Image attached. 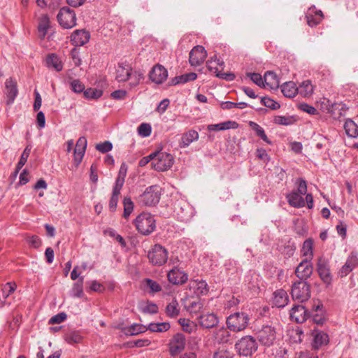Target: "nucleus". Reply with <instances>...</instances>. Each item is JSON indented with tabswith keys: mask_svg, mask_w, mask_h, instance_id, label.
Masks as SVG:
<instances>
[{
	"mask_svg": "<svg viewBox=\"0 0 358 358\" xmlns=\"http://www.w3.org/2000/svg\"><path fill=\"white\" fill-rule=\"evenodd\" d=\"M70 38L73 45L83 46L89 41L90 38V34L85 30L78 29L72 33Z\"/></svg>",
	"mask_w": 358,
	"mask_h": 358,
	"instance_id": "aec40b11",
	"label": "nucleus"
},
{
	"mask_svg": "<svg viewBox=\"0 0 358 358\" xmlns=\"http://www.w3.org/2000/svg\"><path fill=\"white\" fill-rule=\"evenodd\" d=\"M345 110V106L343 103H334L329 109V113H331L335 119L339 118L341 115H344Z\"/></svg>",
	"mask_w": 358,
	"mask_h": 358,
	"instance_id": "49530a36",
	"label": "nucleus"
},
{
	"mask_svg": "<svg viewBox=\"0 0 358 358\" xmlns=\"http://www.w3.org/2000/svg\"><path fill=\"white\" fill-rule=\"evenodd\" d=\"M147 328L152 332H164L170 329V324L169 322L150 323Z\"/></svg>",
	"mask_w": 358,
	"mask_h": 358,
	"instance_id": "79ce46f5",
	"label": "nucleus"
},
{
	"mask_svg": "<svg viewBox=\"0 0 358 358\" xmlns=\"http://www.w3.org/2000/svg\"><path fill=\"white\" fill-rule=\"evenodd\" d=\"M71 87L76 93L84 92L85 86L79 80H73L71 83Z\"/></svg>",
	"mask_w": 358,
	"mask_h": 358,
	"instance_id": "69168bd1",
	"label": "nucleus"
},
{
	"mask_svg": "<svg viewBox=\"0 0 358 358\" xmlns=\"http://www.w3.org/2000/svg\"><path fill=\"white\" fill-rule=\"evenodd\" d=\"M102 94V90L94 88H88L84 90V96L88 99H96L101 97Z\"/></svg>",
	"mask_w": 358,
	"mask_h": 358,
	"instance_id": "603ef678",
	"label": "nucleus"
},
{
	"mask_svg": "<svg viewBox=\"0 0 358 358\" xmlns=\"http://www.w3.org/2000/svg\"><path fill=\"white\" fill-rule=\"evenodd\" d=\"M288 301L287 292L283 289H278L273 293V303L277 308L284 307Z\"/></svg>",
	"mask_w": 358,
	"mask_h": 358,
	"instance_id": "c756f323",
	"label": "nucleus"
},
{
	"mask_svg": "<svg viewBox=\"0 0 358 358\" xmlns=\"http://www.w3.org/2000/svg\"><path fill=\"white\" fill-rule=\"evenodd\" d=\"M150 79L156 84H162L168 77L167 70L162 65L157 64L149 74Z\"/></svg>",
	"mask_w": 358,
	"mask_h": 358,
	"instance_id": "f3484780",
	"label": "nucleus"
},
{
	"mask_svg": "<svg viewBox=\"0 0 358 358\" xmlns=\"http://www.w3.org/2000/svg\"><path fill=\"white\" fill-rule=\"evenodd\" d=\"M90 283V288L94 292H103L105 289L103 285L96 280H92Z\"/></svg>",
	"mask_w": 358,
	"mask_h": 358,
	"instance_id": "774afa93",
	"label": "nucleus"
},
{
	"mask_svg": "<svg viewBox=\"0 0 358 358\" xmlns=\"http://www.w3.org/2000/svg\"><path fill=\"white\" fill-rule=\"evenodd\" d=\"M120 194L113 192L110 199L109 201V209L111 212H114L116 210L119 196Z\"/></svg>",
	"mask_w": 358,
	"mask_h": 358,
	"instance_id": "0e129e2a",
	"label": "nucleus"
},
{
	"mask_svg": "<svg viewBox=\"0 0 358 358\" xmlns=\"http://www.w3.org/2000/svg\"><path fill=\"white\" fill-rule=\"evenodd\" d=\"M298 88V94L303 97H309L313 93V85L309 80L302 82Z\"/></svg>",
	"mask_w": 358,
	"mask_h": 358,
	"instance_id": "c9c22d12",
	"label": "nucleus"
},
{
	"mask_svg": "<svg viewBox=\"0 0 358 358\" xmlns=\"http://www.w3.org/2000/svg\"><path fill=\"white\" fill-rule=\"evenodd\" d=\"M310 315H289L291 320L294 321L296 323L301 324L306 322Z\"/></svg>",
	"mask_w": 358,
	"mask_h": 358,
	"instance_id": "338daca9",
	"label": "nucleus"
},
{
	"mask_svg": "<svg viewBox=\"0 0 358 358\" xmlns=\"http://www.w3.org/2000/svg\"><path fill=\"white\" fill-rule=\"evenodd\" d=\"M248 77L254 82L256 85L259 87H265L264 80L259 73H247Z\"/></svg>",
	"mask_w": 358,
	"mask_h": 358,
	"instance_id": "bf43d9fd",
	"label": "nucleus"
},
{
	"mask_svg": "<svg viewBox=\"0 0 358 358\" xmlns=\"http://www.w3.org/2000/svg\"><path fill=\"white\" fill-rule=\"evenodd\" d=\"M258 348L256 340L251 336H245L239 339L235 344V349L241 356H252Z\"/></svg>",
	"mask_w": 358,
	"mask_h": 358,
	"instance_id": "7ed1b4c3",
	"label": "nucleus"
},
{
	"mask_svg": "<svg viewBox=\"0 0 358 358\" xmlns=\"http://www.w3.org/2000/svg\"><path fill=\"white\" fill-rule=\"evenodd\" d=\"M287 336L289 343L291 344H299L303 338V330L297 327L296 328L289 329L287 331Z\"/></svg>",
	"mask_w": 358,
	"mask_h": 358,
	"instance_id": "cd10ccee",
	"label": "nucleus"
},
{
	"mask_svg": "<svg viewBox=\"0 0 358 358\" xmlns=\"http://www.w3.org/2000/svg\"><path fill=\"white\" fill-rule=\"evenodd\" d=\"M5 93L8 98V103H12L18 94L17 82L14 78H9L6 80Z\"/></svg>",
	"mask_w": 358,
	"mask_h": 358,
	"instance_id": "412c9836",
	"label": "nucleus"
},
{
	"mask_svg": "<svg viewBox=\"0 0 358 358\" xmlns=\"http://www.w3.org/2000/svg\"><path fill=\"white\" fill-rule=\"evenodd\" d=\"M312 341L310 343L312 350H317L329 343V335L319 329H313L311 333Z\"/></svg>",
	"mask_w": 358,
	"mask_h": 358,
	"instance_id": "f8f14e48",
	"label": "nucleus"
},
{
	"mask_svg": "<svg viewBox=\"0 0 358 358\" xmlns=\"http://www.w3.org/2000/svg\"><path fill=\"white\" fill-rule=\"evenodd\" d=\"M143 283L145 289H149V292L152 294L158 292L161 290L160 285L153 280L147 278Z\"/></svg>",
	"mask_w": 358,
	"mask_h": 358,
	"instance_id": "de8ad7c7",
	"label": "nucleus"
},
{
	"mask_svg": "<svg viewBox=\"0 0 358 358\" xmlns=\"http://www.w3.org/2000/svg\"><path fill=\"white\" fill-rule=\"evenodd\" d=\"M295 185H297V189L287 194L286 198L289 206L297 208H302L305 206V200L302 196L306 194L307 184L303 178H298Z\"/></svg>",
	"mask_w": 358,
	"mask_h": 358,
	"instance_id": "f257e3e1",
	"label": "nucleus"
},
{
	"mask_svg": "<svg viewBox=\"0 0 358 358\" xmlns=\"http://www.w3.org/2000/svg\"><path fill=\"white\" fill-rule=\"evenodd\" d=\"M206 66L210 72L215 74L217 76V74H220L222 70H223L224 62L217 59V56L215 55L206 62Z\"/></svg>",
	"mask_w": 358,
	"mask_h": 358,
	"instance_id": "393cba45",
	"label": "nucleus"
},
{
	"mask_svg": "<svg viewBox=\"0 0 358 358\" xmlns=\"http://www.w3.org/2000/svg\"><path fill=\"white\" fill-rule=\"evenodd\" d=\"M313 266L311 261L302 260L295 269V274L299 280L306 281L313 274Z\"/></svg>",
	"mask_w": 358,
	"mask_h": 358,
	"instance_id": "ddd939ff",
	"label": "nucleus"
},
{
	"mask_svg": "<svg viewBox=\"0 0 358 358\" xmlns=\"http://www.w3.org/2000/svg\"><path fill=\"white\" fill-rule=\"evenodd\" d=\"M124 214L123 216L127 219L134 210V203L129 197H125L123 200Z\"/></svg>",
	"mask_w": 358,
	"mask_h": 358,
	"instance_id": "09e8293b",
	"label": "nucleus"
},
{
	"mask_svg": "<svg viewBox=\"0 0 358 358\" xmlns=\"http://www.w3.org/2000/svg\"><path fill=\"white\" fill-rule=\"evenodd\" d=\"M113 148V144L110 141H104L103 143L96 144V149L102 152L106 153L110 151Z\"/></svg>",
	"mask_w": 358,
	"mask_h": 358,
	"instance_id": "e2e57ef3",
	"label": "nucleus"
},
{
	"mask_svg": "<svg viewBox=\"0 0 358 358\" xmlns=\"http://www.w3.org/2000/svg\"><path fill=\"white\" fill-rule=\"evenodd\" d=\"M249 318L247 315H229L227 318L229 329L234 331H240L245 329Z\"/></svg>",
	"mask_w": 358,
	"mask_h": 358,
	"instance_id": "9d476101",
	"label": "nucleus"
},
{
	"mask_svg": "<svg viewBox=\"0 0 358 358\" xmlns=\"http://www.w3.org/2000/svg\"><path fill=\"white\" fill-rule=\"evenodd\" d=\"M160 188L157 185L148 187L140 196V202L148 206H155L160 199Z\"/></svg>",
	"mask_w": 358,
	"mask_h": 358,
	"instance_id": "1a4fd4ad",
	"label": "nucleus"
},
{
	"mask_svg": "<svg viewBox=\"0 0 358 358\" xmlns=\"http://www.w3.org/2000/svg\"><path fill=\"white\" fill-rule=\"evenodd\" d=\"M50 28V20L48 15L43 14L38 19V31L39 37L43 39Z\"/></svg>",
	"mask_w": 358,
	"mask_h": 358,
	"instance_id": "7c9ffc66",
	"label": "nucleus"
},
{
	"mask_svg": "<svg viewBox=\"0 0 358 358\" xmlns=\"http://www.w3.org/2000/svg\"><path fill=\"white\" fill-rule=\"evenodd\" d=\"M137 131L139 136L148 137L151 134L152 127L148 123H142L138 126Z\"/></svg>",
	"mask_w": 358,
	"mask_h": 358,
	"instance_id": "5fc2aeb1",
	"label": "nucleus"
},
{
	"mask_svg": "<svg viewBox=\"0 0 358 358\" xmlns=\"http://www.w3.org/2000/svg\"><path fill=\"white\" fill-rule=\"evenodd\" d=\"M207 57L205 48L201 45L195 46L189 52V64L191 66L201 65Z\"/></svg>",
	"mask_w": 358,
	"mask_h": 358,
	"instance_id": "4468645a",
	"label": "nucleus"
},
{
	"mask_svg": "<svg viewBox=\"0 0 358 358\" xmlns=\"http://www.w3.org/2000/svg\"><path fill=\"white\" fill-rule=\"evenodd\" d=\"M139 309L143 313H157L158 307L152 303L142 301L139 303Z\"/></svg>",
	"mask_w": 358,
	"mask_h": 358,
	"instance_id": "a18cd8bd",
	"label": "nucleus"
},
{
	"mask_svg": "<svg viewBox=\"0 0 358 358\" xmlns=\"http://www.w3.org/2000/svg\"><path fill=\"white\" fill-rule=\"evenodd\" d=\"M238 123L234 121H227L218 124H209L208 126V131H224L229 129H236Z\"/></svg>",
	"mask_w": 358,
	"mask_h": 358,
	"instance_id": "f704fd0d",
	"label": "nucleus"
},
{
	"mask_svg": "<svg viewBox=\"0 0 358 358\" xmlns=\"http://www.w3.org/2000/svg\"><path fill=\"white\" fill-rule=\"evenodd\" d=\"M281 92L285 96L292 98L298 94V88L294 82H285L281 85Z\"/></svg>",
	"mask_w": 358,
	"mask_h": 358,
	"instance_id": "72a5a7b5",
	"label": "nucleus"
},
{
	"mask_svg": "<svg viewBox=\"0 0 358 358\" xmlns=\"http://www.w3.org/2000/svg\"><path fill=\"white\" fill-rule=\"evenodd\" d=\"M46 64L48 68H52L57 71L62 70L63 66L59 57L54 55H49L46 58Z\"/></svg>",
	"mask_w": 358,
	"mask_h": 358,
	"instance_id": "e433bc0d",
	"label": "nucleus"
},
{
	"mask_svg": "<svg viewBox=\"0 0 358 358\" xmlns=\"http://www.w3.org/2000/svg\"><path fill=\"white\" fill-rule=\"evenodd\" d=\"M306 18L308 26L313 27L319 24L324 18L322 10H317L315 6L310 7L306 13Z\"/></svg>",
	"mask_w": 358,
	"mask_h": 358,
	"instance_id": "a211bd4d",
	"label": "nucleus"
},
{
	"mask_svg": "<svg viewBox=\"0 0 358 358\" xmlns=\"http://www.w3.org/2000/svg\"><path fill=\"white\" fill-rule=\"evenodd\" d=\"M274 122L279 125H291L295 122V119L292 116L277 115L274 117Z\"/></svg>",
	"mask_w": 358,
	"mask_h": 358,
	"instance_id": "8fccbe9b",
	"label": "nucleus"
},
{
	"mask_svg": "<svg viewBox=\"0 0 358 358\" xmlns=\"http://www.w3.org/2000/svg\"><path fill=\"white\" fill-rule=\"evenodd\" d=\"M234 354L228 350L219 349L213 355V358H234Z\"/></svg>",
	"mask_w": 358,
	"mask_h": 358,
	"instance_id": "680f3d73",
	"label": "nucleus"
},
{
	"mask_svg": "<svg viewBox=\"0 0 358 358\" xmlns=\"http://www.w3.org/2000/svg\"><path fill=\"white\" fill-rule=\"evenodd\" d=\"M156 154L152 162V168L157 171H165L170 169L173 164V157L171 154L163 152H155Z\"/></svg>",
	"mask_w": 358,
	"mask_h": 358,
	"instance_id": "423d86ee",
	"label": "nucleus"
},
{
	"mask_svg": "<svg viewBox=\"0 0 358 358\" xmlns=\"http://www.w3.org/2000/svg\"><path fill=\"white\" fill-rule=\"evenodd\" d=\"M132 71L131 67L127 64H120L116 70V80L117 82H125L128 80V76Z\"/></svg>",
	"mask_w": 358,
	"mask_h": 358,
	"instance_id": "bb28decb",
	"label": "nucleus"
},
{
	"mask_svg": "<svg viewBox=\"0 0 358 358\" xmlns=\"http://www.w3.org/2000/svg\"><path fill=\"white\" fill-rule=\"evenodd\" d=\"M57 17L59 24L64 29H71L76 25V15L69 7L62 8Z\"/></svg>",
	"mask_w": 358,
	"mask_h": 358,
	"instance_id": "6e6552de",
	"label": "nucleus"
},
{
	"mask_svg": "<svg viewBox=\"0 0 358 358\" xmlns=\"http://www.w3.org/2000/svg\"><path fill=\"white\" fill-rule=\"evenodd\" d=\"M301 252L304 257L303 260L312 261L313 258V241L311 238L306 239L303 242Z\"/></svg>",
	"mask_w": 358,
	"mask_h": 358,
	"instance_id": "473e14b6",
	"label": "nucleus"
},
{
	"mask_svg": "<svg viewBox=\"0 0 358 358\" xmlns=\"http://www.w3.org/2000/svg\"><path fill=\"white\" fill-rule=\"evenodd\" d=\"M17 285L15 282H7L2 287V295L4 299L8 297L16 289Z\"/></svg>",
	"mask_w": 358,
	"mask_h": 358,
	"instance_id": "864d4df0",
	"label": "nucleus"
},
{
	"mask_svg": "<svg viewBox=\"0 0 358 358\" xmlns=\"http://www.w3.org/2000/svg\"><path fill=\"white\" fill-rule=\"evenodd\" d=\"M187 279V274L178 268H174L168 273V280L173 285L184 284Z\"/></svg>",
	"mask_w": 358,
	"mask_h": 358,
	"instance_id": "4be33fe9",
	"label": "nucleus"
},
{
	"mask_svg": "<svg viewBox=\"0 0 358 358\" xmlns=\"http://www.w3.org/2000/svg\"><path fill=\"white\" fill-rule=\"evenodd\" d=\"M137 231L142 235L148 236L152 233L156 228V221L150 213L143 212L134 220Z\"/></svg>",
	"mask_w": 358,
	"mask_h": 358,
	"instance_id": "f03ea898",
	"label": "nucleus"
},
{
	"mask_svg": "<svg viewBox=\"0 0 358 358\" xmlns=\"http://www.w3.org/2000/svg\"><path fill=\"white\" fill-rule=\"evenodd\" d=\"M87 141L85 137L81 136L77 141L73 152V161L76 166L82 162L83 156L85 153Z\"/></svg>",
	"mask_w": 358,
	"mask_h": 358,
	"instance_id": "6ab92c4d",
	"label": "nucleus"
},
{
	"mask_svg": "<svg viewBox=\"0 0 358 358\" xmlns=\"http://www.w3.org/2000/svg\"><path fill=\"white\" fill-rule=\"evenodd\" d=\"M261 103L266 107L269 108L272 110H276L280 108V105L278 102H276L275 101L273 100L271 98L266 96L262 97Z\"/></svg>",
	"mask_w": 358,
	"mask_h": 358,
	"instance_id": "4d7b16f0",
	"label": "nucleus"
},
{
	"mask_svg": "<svg viewBox=\"0 0 358 358\" xmlns=\"http://www.w3.org/2000/svg\"><path fill=\"white\" fill-rule=\"evenodd\" d=\"M198 322L201 326L208 329L216 326L219 322V318L217 315H200Z\"/></svg>",
	"mask_w": 358,
	"mask_h": 358,
	"instance_id": "a878e982",
	"label": "nucleus"
},
{
	"mask_svg": "<svg viewBox=\"0 0 358 358\" xmlns=\"http://www.w3.org/2000/svg\"><path fill=\"white\" fill-rule=\"evenodd\" d=\"M264 83L266 86L270 89L274 90L278 88L280 85V80L276 74L272 71H268L264 74Z\"/></svg>",
	"mask_w": 358,
	"mask_h": 358,
	"instance_id": "2f4dec72",
	"label": "nucleus"
},
{
	"mask_svg": "<svg viewBox=\"0 0 358 358\" xmlns=\"http://www.w3.org/2000/svg\"><path fill=\"white\" fill-rule=\"evenodd\" d=\"M194 283L196 284V293L198 294H206L208 293V286L205 280H196Z\"/></svg>",
	"mask_w": 358,
	"mask_h": 358,
	"instance_id": "13d9d810",
	"label": "nucleus"
},
{
	"mask_svg": "<svg viewBox=\"0 0 358 358\" xmlns=\"http://www.w3.org/2000/svg\"><path fill=\"white\" fill-rule=\"evenodd\" d=\"M150 262L155 266H162L168 259V252L166 248L159 244H155L148 253Z\"/></svg>",
	"mask_w": 358,
	"mask_h": 358,
	"instance_id": "39448f33",
	"label": "nucleus"
},
{
	"mask_svg": "<svg viewBox=\"0 0 358 358\" xmlns=\"http://www.w3.org/2000/svg\"><path fill=\"white\" fill-rule=\"evenodd\" d=\"M358 265V257L356 253L352 252L345 264L341 268L339 273L341 277L346 276L353 268Z\"/></svg>",
	"mask_w": 358,
	"mask_h": 358,
	"instance_id": "5701e85b",
	"label": "nucleus"
},
{
	"mask_svg": "<svg viewBox=\"0 0 358 358\" xmlns=\"http://www.w3.org/2000/svg\"><path fill=\"white\" fill-rule=\"evenodd\" d=\"M175 213L180 221L188 222L194 215V209L189 203L181 200L175 203Z\"/></svg>",
	"mask_w": 358,
	"mask_h": 358,
	"instance_id": "0eeeda50",
	"label": "nucleus"
},
{
	"mask_svg": "<svg viewBox=\"0 0 358 358\" xmlns=\"http://www.w3.org/2000/svg\"><path fill=\"white\" fill-rule=\"evenodd\" d=\"M292 299L299 302L307 301L310 297V286L305 280H297L292 284L291 289Z\"/></svg>",
	"mask_w": 358,
	"mask_h": 358,
	"instance_id": "20e7f679",
	"label": "nucleus"
},
{
	"mask_svg": "<svg viewBox=\"0 0 358 358\" xmlns=\"http://www.w3.org/2000/svg\"><path fill=\"white\" fill-rule=\"evenodd\" d=\"M317 271L321 280L327 285H330L331 282V275L330 273L329 266L328 262L322 257L318 259L317 263Z\"/></svg>",
	"mask_w": 358,
	"mask_h": 358,
	"instance_id": "2eb2a0df",
	"label": "nucleus"
},
{
	"mask_svg": "<svg viewBox=\"0 0 358 358\" xmlns=\"http://www.w3.org/2000/svg\"><path fill=\"white\" fill-rule=\"evenodd\" d=\"M250 127L254 130L257 134L261 139H262L266 143L271 145V141L268 138L267 136L265 134L264 129L259 126L257 123L250 121L249 122Z\"/></svg>",
	"mask_w": 358,
	"mask_h": 358,
	"instance_id": "ea45409f",
	"label": "nucleus"
},
{
	"mask_svg": "<svg viewBox=\"0 0 358 358\" xmlns=\"http://www.w3.org/2000/svg\"><path fill=\"white\" fill-rule=\"evenodd\" d=\"M83 278H80L78 282L74 283L72 289V294L76 297H81L83 294Z\"/></svg>",
	"mask_w": 358,
	"mask_h": 358,
	"instance_id": "6e6d98bb",
	"label": "nucleus"
},
{
	"mask_svg": "<svg viewBox=\"0 0 358 358\" xmlns=\"http://www.w3.org/2000/svg\"><path fill=\"white\" fill-rule=\"evenodd\" d=\"M64 339L68 343L73 344L80 343L83 337L78 331H71L66 334Z\"/></svg>",
	"mask_w": 358,
	"mask_h": 358,
	"instance_id": "3c124183",
	"label": "nucleus"
},
{
	"mask_svg": "<svg viewBox=\"0 0 358 358\" xmlns=\"http://www.w3.org/2000/svg\"><path fill=\"white\" fill-rule=\"evenodd\" d=\"M199 133L193 129L189 130L182 135L179 146L182 148L188 147L192 143L199 139Z\"/></svg>",
	"mask_w": 358,
	"mask_h": 358,
	"instance_id": "b1692460",
	"label": "nucleus"
},
{
	"mask_svg": "<svg viewBox=\"0 0 358 358\" xmlns=\"http://www.w3.org/2000/svg\"><path fill=\"white\" fill-rule=\"evenodd\" d=\"M32 146L29 144L26 146L23 152L21 155L20 159L16 165V173L23 167L26 164L27 159L31 153Z\"/></svg>",
	"mask_w": 358,
	"mask_h": 358,
	"instance_id": "a19ab883",
	"label": "nucleus"
},
{
	"mask_svg": "<svg viewBox=\"0 0 358 358\" xmlns=\"http://www.w3.org/2000/svg\"><path fill=\"white\" fill-rule=\"evenodd\" d=\"M128 81L130 87L137 86L143 79V74L139 71H131L128 76Z\"/></svg>",
	"mask_w": 358,
	"mask_h": 358,
	"instance_id": "58836bf2",
	"label": "nucleus"
},
{
	"mask_svg": "<svg viewBox=\"0 0 358 358\" xmlns=\"http://www.w3.org/2000/svg\"><path fill=\"white\" fill-rule=\"evenodd\" d=\"M344 129L349 137L357 138L358 136V126L352 120L345 121Z\"/></svg>",
	"mask_w": 358,
	"mask_h": 358,
	"instance_id": "4c0bfd02",
	"label": "nucleus"
},
{
	"mask_svg": "<svg viewBox=\"0 0 358 358\" xmlns=\"http://www.w3.org/2000/svg\"><path fill=\"white\" fill-rule=\"evenodd\" d=\"M148 330L147 326L140 324H133L129 326L122 327V331L126 336H136L144 333Z\"/></svg>",
	"mask_w": 358,
	"mask_h": 358,
	"instance_id": "c85d7f7f",
	"label": "nucleus"
},
{
	"mask_svg": "<svg viewBox=\"0 0 358 358\" xmlns=\"http://www.w3.org/2000/svg\"><path fill=\"white\" fill-rule=\"evenodd\" d=\"M151 343L150 341L148 339H138L132 342H129L127 343V345L129 348H142L145 346H148Z\"/></svg>",
	"mask_w": 358,
	"mask_h": 358,
	"instance_id": "052dcab7",
	"label": "nucleus"
},
{
	"mask_svg": "<svg viewBox=\"0 0 358 358\" xmlns=\"http://www.w3.org/2000/svg\"><path fill=\"white\" fill-rule=\"evenodd\" d=\"M185 348V338L181 334H178L171 340L169 343V352L173 357H175L184 350Z\"/></svg>",
	"mask_w": 358,
	"mask_h": 358,
	"instance_id": "dca6fc26",
	"label": "nucleus"
},
{
	"mask_svg": "<svg viewBox=\"0 0 358 358\" xmlns=\"http://www.w3.org/2000/svg\"><path fill=\"white\" fill-rule=\"evenodd\" d=\"M178 322L181 325L182 330L187 333L190 334L196 329V324L189 319L180 318Z\"/></svg>",
	"mask_w": 358,
	"mask_h": 358,
	"instance_id": "37998d69",
	"label": "nucleus"
},
{
	"mask_svg": "<svg viewBox=\"0 0 358 358\" xmlns=\"http://www.w3.org/2000/svg\"><path fill=\"white\" fill-rule=\"evenodd\" d=\"M197 78V75L195 73H188L183 74L180 76L176 77L173 81V85H177L180 83H186L191 80H194Z\"/></svg>",
	"mask_w": 358,
	"mask_h": 358,
	"instance_id": "c03bdc74",
	"label": "nucleus"
},
{
	"mask_svg": "<svg viewBox=\"0 0 358 358\" xmlns=\"http://www.w3.org/2000/svg\"><path fill=\"white\" fill-rule=\"evenodd\" d=\"M257 338L261 344L265 346H271L276 338V333L274 328L271 326H264L257 332Z\"/></svg>",
	"mask_w": 358,
	"mask_h": 358,
	"instance_id": "9b49d317",
	"label": "nucleus"
}]
</instances>
